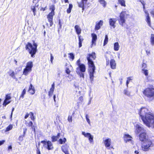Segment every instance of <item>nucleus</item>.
<instances>
[{
    "label": "nucleus",
    "mask_w": 154,
    "mask_h": 154,
    "mask_svg": "<svg viewBox=\"0 0 154 154\" xmlns=\"http://www.w3.org/2000/svg\"><path fill=\"white\" fill-rule=\"evenodd\" d=\"M47 8V6L45 7V8H41L40 9V10L44 11Z\"/></svg>",
    "instance_id": "59"
},
{
    "label": "nucleus",
    "mask_w": 154,
    "mask_h": 154,
    "mask_svg": "<svg viewBox=\"0 0 154 154\" xmlns=\"http://www.w3.org/2000/svg\"><path fill=\"white\" fill-rule=\"evenodd\" d=\"M11 102V100L5 99L2 104L3 107H5L7 105L9 104Z\"/></svg>",
    "instance_id": "28"
},
{
    "label": "nucleus",
    "mask_w": 154,
    "mask_h": 154,
    "mask_svg": "<svg viewBox=\"0 0 154 154\" xmlns=\"http://www.w3.org/2000/svg\"><path fill=\"white\" fill-rule=\"evenodd\" d=\"M35 124L36 125V123H35ZM25 124L27 126L29 127H31V128L32 129V130L35 133L36 130L35 128L37 127L36 125H33V122L31 121H29V122H27V121L26 120L25 121Z\"/></svg>",
    "instance_id": "10"
},
{
    "label": "nucleus",
    "mask_w": 154,
    "mask_h": 154,
    "mask_svg": "<svg viewBox=\"0 0 154 154\" xmlns=\"http://www.w3.org/2000/svg\"><path fill=\"white\" fill-rule=\"evenodd\" d=\"M82 134L85 137L88 138L90 143H92L93 142V136L89 133H86L84 131L82 132Z\"/></svg>",
    "instance_id": "13"
},
{
    "label": "nucleus",
    "mask_w": 154,
    "mask_h": 154,
    "mask_svg": "<svg viewBox=\"0 0 154 154\" xmlns=\"http://www.w3.org/2000/svg\"><path fill=\"white\" fill-rule=\"evenodd\" d=\"M116 19L114 18H110L109 19V23L110 26H112L114 28L116 26L115 24L116 23Z\"/></svg>",
    "instance_id": "24"
},
{
    "label": "nucleus",
    "mask_w": 154,
    "mask_h": 154,
    "mask_svg": "<svg viewBox=\"0 0 154 154\" xmlns=\"http://www.w3.org/2000/svg\"><path fill=\"white\" fill-rule=\"evenodd\" d=\"M139 114L144 123L148 127H150L151 121L154 120V115L150 112L147 107H146L141 108Z\"/></svg>",
    "instance_id": "1"
},
{
    "label": "nucleus",
    "mask_w": 154,
    "mask_h": 154,
    "mask_svg": "<svg viewBox=\"0 0 154 154\" xmlns=\"http://www.w3.org/2000/svg\"><path fill=\"white\" fill-rule=\"evenodd\" d=\"M49 9L51 11V12L47 15V18L48 21L49 22L50 26H51L53 24V16L55 15L54 10H55V7L54 5H51Z\"/></svg>",
    "instance_id": "6"
},
{
    "label": "nucleus",
    "mask_w": 154,
    "mask_h": 154,
    "mask_svg": "<svg viewBox=\"0 0 154 154\" xmlns=\"http://www.w3.org/2000/svg\"><path fill=\"white\" fill-rule=\"evenodd\" d=\"M36 152L37 154H41L40 149H38V148L36 149Z\"/></svg>",
    "instance_id": "57"
},
{
    "label": "nucleus",
    "mask_w": 154,
    "mask_h": 154,
    "mask_svg": "<svg viewBox=\"0 0 154 154\" xmlns=\"http://www.w3.org/2000/svg\"><path fill=\"white\" fill-rule=\"evenodd\" d=\"M151 14L154 17V10H152L150 12Z\"/></svg>",
    "instance_id": "61"
},
{
    "label": "nucleus",
    "mask_w": 154,
    "mask_h": 154,
    "mask_svg": "<svg viewBox=\"0 0 154 154\" xmlns=\"http://www.w3.org/2000/svg\"><path fill=\"white\" fill-rule=\"evenodd\" d=\"M126 14L125 11H122L120 13L119 17L120 19L119 20V24L123 26L124 24L125 23V16Z\"/></svg>",
    "instance_id": "9"
},
{
    "label": "nucleus",
    "mask_w": 154,
    "mask_h": 154,
    "mask_svg": "<svg viewBox=\"0 0 154 154\" xmlns=\"http://www.w3.org/2000/svg\"><path fill=\"white\" fill-rule=\"evenodd\" d=\"M142 69H145L147 68V64L144 63H143L142 65Z\"/></svg>",
    "instance_id": "47"
},
{
    "label": "nucleus",
    "mask_w": 154,
    "mask_h": 154,
    "mask_svg": "<svg viewBox=\"0 0 154 154\" xmlns=\"http://www.w3.org/2000/svg\"><path fill=\"white\" fill-rule=\"evenodd\" d=\"M119 47L118 42H115L114 44V49L115 51H118L119 49Z\"/></svg>",
    "instance_id": "27"
},
{
    "label": "nucleus",
    "mask_w": 154,
    "mask_h": 154,
    "mask_svg": "<svg viewBox=\"0 0 154 154\" xmlns=\"http://www.w3.org/2000/svg\"><path fill=\"white\" fill-rule=\"evenodd\" d=\"M41 142L43 143V146L49 150H52L54 149L53 144L51 142L50 140L47 141L42 140Z\"/></svg>",
    "instance_id": "8"
},
{
    "label": "nucleus",
    "mask_w": 154,
    "mask_h": 154,
    "mask_svg": "<svg viewBox=\"0 0 154 154\" xmlns=\"http://www.w3.org/2000/svg\"><path fill=\"white\" fill-rule=\"evenodd\" d=\"M82 42L79 41V48H80L82 46Z\"/></svg>",
    "instance_id": "56"
},
{
    "label": "nucleus",
    "mask_w": 154,
    "mask_h": 154,
    "mask_svg": "<svg viewBox=\"0 0 154 154\" xmlns=\"http://www.w3.org/2000/svg\"><path fill=\"white\" fill-rule=\"evenodd\" d=\"M72 7V5L71 4H69V8L66 10V12L68 14H69L71 13Z\"/></svg>",
    "instance_id": "33"
},
{
    "label": "nucleus",
    "mask_w": 154,
    "mask_h": 154,
    "mask_svg": "<svg viewBox=\"0 0 154 154\" xmlns=\"http://www.w3.org/2000/svg\"><path fill=\"white\" fill-rule=\"evenodd\" d=\"M124 93L125 95L128 96L130 95V92L127 89H125L124 90Z\"/></svg>",
    "instance_id": "41"
},
{
    "label": "nucleus",
    "mask_w": 154,
    "mask_h": 154,
    "mask_svg": "<svg viewBox=\"0 0 154 154\" xmlns=\"http://www.w3.org/2000/svg\"><path fill=\"white\" fill-rule=\"evenodd\" d=\"M86 68L85 65L84 64H81L79 66L76 68V72H84L86 71Z\"/></svg>",
    "instance_id": "12"
},
{
    "label": "nucleus",
    "mask_w": 154,
    "mask_h": 154,
    "mask_svg": "<svg viewBox=\"0 0 154 154\" xmlns=\"http://www.w3.org/2000/svg\"><path fill=\"white\" fill-rule=\"evenodd\" d=\"M11 71L9 72V75L11 77H12L13 78H15V73L14 71Z\"/></svg>",
    "instance_id": "43"
},
{
    "label": "nucleus",
    "mask_w": 154,
    "mask_h": 154,
    "mask_svg": "<svg viewBox=\"0 0 154 154\" xmlns=\"http://www.w3.org/2000/svg\"><path fill=\"white\" fill-rule=\"evenodd\" d=\"M60 133H58L57 134V136H56V137H57V138H58V139L59 138V137H60Z\"/></svg>",
    "instance_id": "64"
},
{
    "label": "nucleus",
    "mask_w": 154,
    "mask_h": 154,
    "mask_svg": "<svg viewBox=\"0 0 154 154\" xmlns=\"http://www.w3.org/2000/svg\"><path fill=\"white\" fill-rule=\"evenodd\" d=\"M104 143L106 147H109L111 144V139L110 138L106 139L104 141Z\"/></svg>",
    "instance_id": "22"
},
{
    "label": "nucleus",
    "mask_w": 154,
    "mask_h": 154,
    "mask_svg": "<svg viewBox=\"0 0 154 154\" xmlns=\"http://www.w3.org/2000/svg\"><path fill=\"white\" fill-rule=\"evenodd\" d=\"M118 3L120 4L122 6L125 7L126 6L125 1V0H117Z\"/></svg>",
    "instance_id": "26"
},
{
    "label": "nucleus",
    "mask_w": 154,
    "mask_h": 154,
    "mask_svg": "<svg viewBox=\"0 0 154 154\" xmlns=\"http://www.w3.org/2000/svg\"><path fill=\"white\" fill-rule=\"evenodd\" d=\"M136 130L137 131V133H140V132H141V131H145V130H144L143 128H142L141 127H140V126H138L136 128Z\"/></svg>",
    "instance_id": "30"
},
{
    "label": "nucleus",
    "mask_w": 154,
    "mask_h": 154,
    "mask_svg": "<svg viewBox=\"0 0 154 154\" xmlns=\"http://www.w3.org/2000/svg\"><path fill=\"white\" fill-rule=\"evenodd\" d=\"M29 115L30 116V119L33 122L34 125H35V121L36 118L35 116H34V113L32 112H30L29 113L28 112L26 113L24 116V119H26L29 117Z\"/></svg>",
    "instance_id": "11"
},
{
    "label": "nucleus",
    "mask_w": 154,
    "mask_h": 154,
    "mask_svg": "<svg viewBox=\"0 0 154 154\" xmlns=\"http://www.w3.org/2000/svg\"><path fill=\"white\" fill-rule=\"evenodd\" d=\"M146 133L145 131H143L141 132L139 135V138L140 140L142 142H144L146 140Z\"/></svg>",
    "instance_id": "14"
},
{
    "label": "nucleus",
    "mask_w": 154,
    "mask_h": 154,
    "mask_svg": "<svg viewBox=\"0 0 154 154\" xmlns=\"http://www.w3.org/2000/svg\"><path fill=\"white\" fill-rule=\"evenodd\" d=\"M71 72L69 68H66L65 70V72L68 74H69Z\"/></svg>",
    "instance_id": "48"
},
{
    "label": "nucleus",
    "mask_w": 154,
    "mask_h": 154,
    "mask_svg": "<svg viewBox=\"0 0 154 154\" xmlns=\"http://www.w3.org/2000/svg\"><path fill=\"white\" fill-rule=\"evenodd\" d=\"M80 74V77H82L83 78H84V74L83 73V72H81Z\"/></svg>",
    "instance_id": "60"
},
{
    "label": "nucleus",
    "mask_w": 154,
    "mask_h": 154,
    "mask_svg": "<svg viewBox=\"0 0 154 154\" xmlns=\"http://www.w3.org/2000/svg\"><path fill=\"white\" fill-rule=\"evenodd\" d=\"M131 80V79L130 77H128L127 78V80L126 81V85L127 86H128V84H129L130 81Z\"/></svg>",
    "instance_id": "52"
},
{
    "label": "nucleus",
    "mask_w": 154,
    "mask_h": 154,
    "mask_svg": "<svg viewBox=\"0 0 154 154\" xmlns=\"http://www.w3.org/2000/svg\"><path fill=\"white\" fill-rule=\"evenodd\" d=\"M5 142V141L4 140L0 141V146H1L2 144H3Z\"/></svg>",
    "instance_id": "63"
},
{
    "label": "nucleus",
    "mask_w": 154,
    "mask_h": 154,
    "mask_svg": "<svg viewBox=\"0 0 154 154\" xmlns=\"http://www.w3.org/2000/svg\"><path fill=\"white\" fill-rule=\"evenodd\" d=\"M88 0H81V1L78 3L79 7L82 8V11L84 10V5L86 4Z\"/></svg>",
    "instance_id": "19"
},
{
    "label": "nucleus",
    "mask_w": 154,
    "mask_h": 154,
    "mask_svg": "<svg viewBox=\"0 0 154 154\" xmlns=\"http://www.w3.org/2000/svg\"><path fill=\"white\" fill-rule=\"evenodd\" d=\"M85 118L86 119L87 122H88V123L90 124V119H89L88 117V115L87 114L85 116Z\"/></svg>",
    "instance_id": "51"
},
{
    "label": "nucleus",
    "mask_w": 154,
    "mask_h": 154,
    "mask_svg": "<svg viewBox=\"0 0 154 154\" xmlns=\"http://www.w3.org/2000/svg\"><path fill=\"white\" fill-rule=\"evenodd\" d=\"M142 93L149 101H152L154 99V88L152 85L145 88L142 91Z\"/></svg>",
    "instance_id": "3"
},
{
    "label": "nucleus",
    "mask_w": 154,
    "mask_h": 154,
    "mask_svg": "<svg viewBox=\"0 0 154 154\" xmlns=\"http://www.w3.org/2000/svg\"><path fill=\"white\" fill-rule=\"evenodd\" d=\"M24 137L22 135H20V136L19 137V138H18V140H19L20 141H23V138Z\"/></svg>",
    "instance_id": "53"
},
{
    "label": "nucleus",
    "mask_w": 154,
    "mask_h": 154,
    "mask_svg": "<svg viewBox=\"0 0 154 154\" xmlns=\"http://www.w3.org/2000/svg\"><path fill=\"white\" fill-rule=\"evenodd\" d=\"M11 94L9 93L5 95V99L8 100H11Z\"/></svg>",
    "instance_id": "34"
},
{
    "label": "nucleus",
    "mask_w": 154,
    "mask_h": 154,
    "mask_svg": "<svg viewBox=\"0 0 154 154\" xmlns=\"http://www.w3.org/2000/svg\"><path fill=\"white\" fill-rule=\"evenodd\" d=\"M30 93L32 95L34 94L35 93V90L34 88H33L31 90V91H29Z\"/></svg>",
    "instance_id": "55"
},
{
    "label": "nucleus",
    "mask_w": 154,
    "mask_h": 154,
    "mask_svg": "<svg viewBox=\"0 0 154 154\" xmlns=\"http://www.w3.org/2000/svg\"><path fill=\"white\" fill-rule=\"evenodd\" d=\"M139 1L143 5H146V3L144 1L142 0H140Z\"/></svg>",
    "instance_id": "58"
},
{
    "label": "nucleus",
    "mask_w": 154,
    "mask_h": 154,
    "mask_svg": "<svg viewBox=\"0 0 154 154\" xmlns=\"http://www.w3.org/2000/svg\"><path fill=\"white\" fill-rule=\"evenodd\" d=\"M150 42L152 45L153 46L154 45V34H152L151 35Z\"/></svg>",
    "instance_id": "29"
},
{
    "label": "nucleus",
    "mask_w": 154,
    "mask_h": 154,
    "mask_svg": "<svg viewBox=\"0 0 154 154\" xmlns=\"http://www.w3.org/2000/svg\"><path fill=\"white\" fill-rule=\"evenodd\" d=\"M68 120L69 122H72V116H69L68 117Z\"/></svg>",
    "instance_id": "46"
},
{
    "label": "nucleus",
    "mask_w": 154,
    "mask_h": 154,
    "mask_svg": "<svg viewBox=\"0 0 154 154\" xmlns=\"http://www.w3.org/2000/svg\"><path fill=\"white\" fill-rule=\"evenodd\" d=\"M78 37L79 41L82 42L84 40V39L83 38V37L82 36H81L80 35H78Z\"/></svg>",
    "instance_id": "44"
},
{
    "label": "nucleus",
    "mask_w": 154,
    "mask_h": 154,
    "mask_svg": "<svg viewBox=\"0 0 154 154\" xmlns=\"http://www.w3.org/2000/svg\"><path fill=\"white\" fill-rule=\"evenodd\" d=\"M79 102L78 103H80L83 102V97L82 96H81L80 97L79 99Z\"/></svg>",
    "instance_id": "45"
},
{
    "label": "nucleus",
    "mask_w": 154,
    "mask_h": 154,
    "mask_svg": "<svg viewBox=\"0 0 154 154\" xmlns=\"http://www.w3.org/2000/svg\"><path fill=\"white\" fill-rule=\"evenodd\" d=\"M54 88L55 83L54 82L51 85V87L49 91L48 92V95L49 97H50L53 94Z\"/></svg>",
    "instance_id": "21"
},
{
    "label": "nucleus",
    "mask_w": 154,
    "mask_h": 154,
    "mask_svg": "<svg viewBox=\"0 0 154 154\" xmlns=\"http://www.w3.org/2000/svg\"><path fill=\"white\" fill-rule=\"evenodd\" d=\"M37 47L36 43L34 42L33 45L31 43L28 42L26 45L25 48L31 55V57H34L37 51Z\"/></svg>",
    "instance_id": "4"
},
{
    "label": "nucleus",
    "mask_w": 154,
    "mask_h": 154,
    "mask_svg": "<svg viewBox=\"0 0 154 154\" xmlns=\"http://www.w3.org/2000/svg\"><path fill=\"white\" fill-rule=\"evenodd\" d=\"M144 11L145 14L146 15V21L147 22L148 26L152 28L151 25V19L149 16V14L148 11L146 10Z\"/></svg>",
    "instance_id": "15"
},
{
    "label": "nucleus",
    "mask_w": 154,
    "mask_h": 154,
    "mask_svg": "<svg viewBox=\"0 0 154 154\" xmlns=\"http://www.w3.org/2000/svg\"><path fill=\"white\" fill-rule=\"evenodd\" d=\"M66 141V138L64 137L62 139H60L58 140V142L60 144H63L65 143Z\"/></svg>",
    "instance_id": "32"
},
{
    "label": "nucleus",
    "mask_w": 154,
    "mask_h": 154,
    "mask_svg": "<svg viewBox=\"0 0 154 154\" xmlns=\"http://www.w3.org/2000/svg\"><path fill=\"white\" fill-rule=\"evenodd\" d=\"M51 139L52 142H56L57 141L58 139L56 136L54 135L52 136L51 137Z\"/></svg>",
    "instance_id": "40"
},
{
    "label": "nucleus",
    "mask_w": 154,
    "mask_h": 154,
    "mask_svg": "<svg viewBox=\"0 0 154 154\" xmlns=\"http://www.w3.org/2000/svg\"><path fill=\"white\" fill-rule=\"evenodd\" d=\"M69 146L66 144L61 146V150L65 154H69L68 151Z\"/></svg>",
    "instance_id": "16"
},
{
    "label": "nucleus",
    "mask_w": 154,
    "mask_h": 154,
    "mask_svg": "<svg viewBox=\"0 0 154 154\" xmlns=\"http://www.w3.org/2000/svg\"><path fill=\"white\" fill-rule=\"evenodd\" d=\"M154 146V144L150 139L147 140L143 142L141 146V149L144 151H148L151 150V148Z\"/></svg>",
    "instance_id": "5"
},
{
    "label": "nucleus",
    "mask_w": 154,
    "mask_h": 154,
    "mask_svg": "<svg viewBox=\"0 0 154 154\" xmlns=\"http://www.w3.org/2000/svg\"><path fill=\"white\" fill-rule=\"evenodd\" d=\"M103 24V21L102 20H100L99 22H96L94 28V30L97 31L99 30L102 26Z\"/></svg>",
    "instance_id": "17"
},
{
    "label": "nucleus",
    "mask_w": 154,
    "mask_h": 154,
    "mask_svg": "<svg viewBox=\"0 0 154 154\" xmlns=\"http://www.w3.org/2000/svg\"><path fill=\"white\" fill-rule=\"evenodd\" d=\"M69 57L70 59H71L72 61L74 60L75 58V56L74 54L72 53H70L68 54Z\"/></svg>",
    "instance_id": "37"
},
{
    "label": "nucleus",
    "mask_w": 154,
    "mask_h": 154,
    "mask_svg": "<svg viewBox=\"0 0 154 154\" xmlns=\"http://www.w3.org/2000/svg\"><path fill=\"white\" fill-rule=\"evenodd\" d=\"M13 128V125L12 124H10L6 128L5 130V132H6L12 130Z\"/></svg>",
    "instance_id": "31"
},
{
    "label": "nucleus",
    "mask_w": 154,
    "mask_h": 154,
    "mask_svg": "<svg viewBox=\"0 0 154 154\" xmlns=\"http://www.w3.org/2000/svg\"><path fill=\"white\" fill-rule=\"evenodd\" d=\"M31 9L34 15V16L35 15L36 12V6H32L31 7Z\"/></svg>",
    "instance_id": "39"
},
{
    "label": "nucleus",
    "mask_w": 154,
    "mask_h": 154,
    "mask_svg": "<svg viewBox=\"0 0 154 154\" xmlns=\"http://www.w3.org/2000/svg\"><path fill=\"white\" fill-rule=\"evenodd\" d=\"M96 58L95 54L94 52L88 54L86 57L88 61V64L89 78L91 81L93 80L94 74L95 72V66L92 60H94Z\"/></svg>",
    "instance_id": "2"
},
{
    "label": "nucleus",
    "mask_w": 154,
    "mask_h": 154,
    "mask_svg": "<svg viewBox=\"0 0 154 154\" xmlns=\"http://www.w3.org/2000/svg\"><path fill=\"white\" fill-rule=\"evenodd\" d=\"M77 65L79 66L82 63H81V61L80 59H78L76 62Z\"/></svg>",
    "instance_id": "50"
},
{
    "label": "nucleus",
    "mask_w": 154,
    "mask_h": 154,
    "mask_svg": "<svg viewBox=\"0 0 154 154\" xmlns=\"http://www.w3.org/2000/svg\"><path fill=\"white\" fill-rule=\"evenodd\" d=\"M44 0H33V3L35 2H36L37 3H38L40 1H44Z\"/></svg>",
    "instance_id": "62"
},
{
    "label": "nucleus",
    "mask_w": 154,
    "mask_h": 154,
    "mask_svg": "<svg viewBox=\"0 0 154 154\" xmlns=\"http://www.w3.org/2000/svg\"><path fill=\"white\" fill-rule=\"evenodd\" d=\"M91 35L92 37L91 41V45H95L96 44V42L97 39V35L94 33H92Z\"/></svg>",
    "instance_id": "20"
},
{
    "label": "nucleus",
    "mask_w": 154,
    "mask_h": 154,
    "mask_svg": "<svg viewBox=\"0 0 154 154\" xmlns=\"http://www.w3.org/2000/svg\"><path fill=\"white\" fill-rule=\"evenodd\" d=\"M33 88H34L33 87L32 85L31 84H30L29 86L28 91H31V90L33 89Z\"/></svg>",
    "instance_id": "49"
},
{
    "label": "nucleus",
    "mask_w": 154,
    "mask_h": 154,
    "mask_svg": "<svg viewBox=\"0 0 154 154\" xmlns=\"http://www.w3.org/2000/svg\"><path fill=\"white\" fill-rule=\"evenodd\" d=\"M99 2L104 7H105L106 6V3L104 0H99Z\"/></svg>",
    "instance_id": "42"
},
{
    "label": "nucleus",
    "mask_w": 154,
    "mask_h": 154,
    "mask_svg": "<svg viewBox=\"0 0 154 154\" xmlns=\"http://www.w3.org/2000/svg\"><path fill=\"white\" fill-rule=\"evenodd\" d=\"M108 41V38L107 35H106L105 36V38L104 41L103 46L107 44Z\"/></svg>",
    "instance_id": "38"
},
{
    "label": "nucleus",
    "mask_w": 154,
    "mask_h": 154,
    "mask_svg": "<svg viewBox=\"0 0 154 154\" xmlns=\"http://www.w3.org/2000/svg\"><path fill=\"white\" fill-rule=\"evenodd\" d=\"M110 67L112 69H115L116 67V63L115 60L113 59H111L110 61Z\"/></svg>",
    "instance_id": "23"
},
{
    "label": "nucleus",
    "mask_w": 154,
    "mask_h": 154,
    "mask_svg": "<svg viewBox=\"0 0 154 154\" xmlns=\"http://www.w3.org/2000/svg\"><path fill=\"white\" fill-rule=\"evenodd\" d=\"M142 71L143 73L146 76H147L148 75V70L145 69H142Z\"/></svg>",
    "instance_id": "35"
},
{
    "label": "nucleus",
    "mask_w": 154,
    "mask_h": 154,
    "mask_svg": "<svg viewBox=\"0 0 154 154\" xmlns=\"http://www.w3.org/2000/svg\"><path fill=\"white\" fill-rule=\"evenodd\" d=\"M132 138V137L131 136L128 134H125L123 137V139L125 143L131 141Z\"/></svg>",
    "instance_id": "18"
},
{
    "label": "nucleus",
    "mask_w": 154,
    "mask_h": 154,
    "mask_svg": "<svg viewBox=\"0 0 154 154\" xmlns=\"http://www.w3.org/2000/svg\"><path fill=\"white\" fill-rule=\"evenodd\" d=\"M74 28L76 33L78 35H79L82 31V30L79 26L78 25H76L75 26Z\"/></svg>",
    "instance_id": "25"
},
{
    "label": "nucleus",
    "mask_w": 154,
    "mask_h": 154,
    "mask_svg": "<svg viewBox=\"0 0 154 154\" xmlns=\"http://www.w3.org/2000/svg\"><path fill=\"white\" fill-rule=\"evenodd\" d=\"M26 93V90L25 89H23V91L22 92V93L19 99L20 98H23L24 97V95Z\"/></svg>",
    "instance_id": "36"
},
{
    "label": "nucleus",
    "mask_w": 154,
    "mask_h": 154,
    "mask_svg": "<svg viewBox=\"0 0 154 154\" xmlns=\"http://www.w3.org/2000/svg\"><path fill=\"white\" fill-rule=\"evenodd\" d=\"M50 57H51V59H50V61H51V62L52 63H53V61L54 59V57L52 55V54H50Z\"/></svg>",
    "instance_id": "54"
},
{
    "label": "nucleus",
    "mask_w": 154,
    "mask_h": 154,
    "mask_svg": "<svg viewBox=\"0 0 154 154\" xmlns=\"http://www.w3.org/2000/svg\"><path fill=\"white\" fill-rule=\"evenodd\" d=\"M33 66V64L32 61H30L27 62L25 68L23 70V74L27 75L31 72Z\"/></svg>",
    "instance_id": "7"
}]
</instances>
